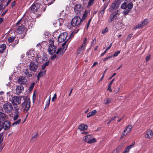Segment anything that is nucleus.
Masks as SVG:
<instances>
[{
	"label": "nucleus",
	"mask_w": 153,
	"mask_h": 153,
	"mask_svg": "<svg viewBox=\"0 0 153 153\" xmlns=\"http://www.w3.org/2000/svg\"><path fill=\"white\" fill-rule=\"evenodd\" d=\"M133 7V4L131 0H126L122 4L121 8L122 9H126L123 12V14L126 16L130 13L129 10H131Z\"/></svg>",
	"instance_id": "f257e3e1"
},
{
	"label": "nucleus",
	"mask_w": 153,
	"mask_h": 153,
	"mask_svg": "<svg viewBox=\"0 0 153 153\" xmlns=\"http://www.w3.org/2000/svg\"><path fill=\"white\" fill-rule=\"evenodd\" d=\"M22 108L25 112H27L30 107V101L29 98L26 97L24 102L21 104Z\"/></svg>",
	"instance_id": "f03ea898"
},
{
	"label": "nucleus",
	"mask_w": 153,
	"mask_h": 153,
	"mask_svg": "<svg viewBox=\"0 0 153 153\" xmlns=\"http://www.w3.org/2000/svg\"><path fill=\"white\" fill-rule=\"evenodd\" d=\"M82 22V19L79 16L74 17L71 21V25L73 27H78Z\"/></svg>",
	"instance_id": "7ed1b4c3"
},
{
	"label": "nucleus",
	"mask_w": 153,
	"mask_h": 153,
	"mask_svg": "<svg viewBox=\"0 0 153 153\" xmlns=\"http://www.w3.org/2000/svg\"><path fill=\"white\" fill-rule=\"evenodd\" d=\"M93 136L91 134L86 135L83 138V141L88 143H92L96 142L95 138H92Z\"/></svg>",
	"instance_id": "20e7f679"
},
{
	"label": "nucleus",
	"mask_w": 153,
	"mask_h": 153,
	"mask_svg": "<svg viewBox=\"0 0 153 153\" xmlns=\"http://www.w3.org/2000/svg\"><path fill=\"white\" fill-rule=\"evenodd\" d=\"M13 108L12 105L9 102L6 103L3 105V109L5 113L11 112L12 111Z\"/></svg>",
	"instance_id": "39448f33"
},
{
	"label": "nucleus",
	"mask_w": 153,
	"mask_h": 153,
	"mask_svg": "<svg viewBox=\"0 0 153 153\" xmlns=\"http://www.w3.org/2000/svg\"><path fill=\"white\" fill-rule=\"evenodd\" d=\"M68 46L67 41L64 42L62 45V48H59L56 52V54L60 56L62 55L66 50Z\"/></svg>",
	"instance_id": "423d86ee"
},
{
	"label": "nucleus",
	"mask_w": 153,
	"mask_h": 153,
	"mask_svg": "<svg viewBox=\"0 0 153 153\" xmlns=\"http://www.w3.org/2000/svg\"><path fill=\"white\" fill-rule=\"evenodd\" d=\"M68 33L66 32H64L62 33H61L58 37V42L60 43L64 42L67 41V43H67V41L68 39H66L67 37Z\"/></svg>",
	"instance_id": "0eeeda50"
},
{
	"label": "nucleus",
	"mask_w": 153,
	"mask_h": 153,
	"mask_svg": "<svg viewBox=\"0 0 153 153\" xmlns=\"http://www.w3.org/2000/svg\"><path fill=\"white\" fill-rule=\"evenodd\" d=\"M41 5L38 3H34L30 7V9L32 12L35 13H38L40 10V8Z\"/></svg>",
	"instance_id": "6e6552de"
},
{
	"label": "nucleus",
	"mask_w": 153,
	"mask_h": 153,
	"mask_svg": "<svg viewBox=\"0 0 153 153\" xmlns=\"http://www.w3.org/2000/svg\"><path fill=\"white\" fill-rule=\"evenodd\" d=\"M22 97V96H14L12 98L10 101L13 105H17L21 103Z\"/></svg>",
	"instance_id": "1a4fd4ad"
},
{
	"label": "nucleus",
	"mask_w": 153,
	"mask_h": 153,
	"mask_svg": "<svg viewBox=\"0 0 153 153\" xmlns=\"http://www.w3.org/2000/svg\"><path fill=\"white\" fill-rule=\"evenodd\" d=\"M30 70L33 72H36L38 69V64L34 62H31L29 65Z\"/></svg>",
	"instance_id": "9d476101"
},
{
	"label": "nucleus",
	"mask_w": 153,
	"mask_h": 153,
	"mask_svg": "<svg viewBox=\"0 0 153 153\" xmlns=\"http://www.w3.org/2000/svg\"><path fill=\"white\" fill-rule=\"evenodd\" d=\"M83 9V7L80 4H76L75 5L74 10L76 13L80 14Z\"/></svg>",
	"instance_id": "9b49d317"
},
{
	"label": "nucleus",
	"mask_w": 153,
	"mask_h": 153,
	"mask_svg": "<svg viewBox=\"0 0 153 153\" xmlns=\"http://www.w3.org/2000/svg\"><path fill=\"white\" fill-rule=\"evenodd\" d=\"M118 11V10H117L115 12L113 13L110 15L109 19L108 20V22H111L116 19L117 18V15Z\"/></svg>",
	"instance_id": "f8f14e48"
},
{
	"label": "nucleus",
	"mask_w": 153,
	"mask_h": 153,
	"mask_svg": "<svg viewBox=\"0 0 153 153\" xmlns=\"http://www.w3.org/2000/svg\"><path fill=\"white\" fill-rule=\"evenodd\" d=\"M132 128V126L131 125H129L126 127L123 131V133L122 134L121 137H123L124 136L126 135L128 133H129L131 131Z\"/></svg>",
	"instance_id": "ddd939ff"
},
{
	"label": "nucleus",
	"mask_w": 153,
	"mask_h": 153,
	"mask_svg": "<svg viewBox=\"0 0 153 153\" xmlns=\"http://www.w3.org/2000/svg\"><path fill=\"white\" fill-rule=\"evenodd\" d=\"M56 47L54 45H49L48 49L49 53L52 55L56 51Z\"/></svg>",
	"instance_id": "4468645a"
},
{
	"label": "nucleus",
	"mask_w": 153,
	"mask_h": 153,
	"mask_svg": "<svg viewBox=\"0 0 153 153\" xmlns=\"http://www.w3.org/2000/svg\"><path fill=\"white\" fill-rule=\"evenodd\" d=\"M27 82V80L25 77L20 76L18 79V82L21 84H24Z\"/></svg>",
	"instance_id": "2eb2a0df"
},
{
	"label": "nucleus",
	"mask_w": 153,
	"mask_h": 153,
	"mask_svg": "<svg viewBox=\"0 0 153 153\" xmlns=\"http://www.w3.org/2000/svg\"><path fill=\"white\" fill-rule=\"evenodd\" d=\"M3 128L6 130L8 129L10 126V123L9 121H5L4 123H2Z\"/></svg>",
	"instance_id": "dca6fc26"
},
{
	"label": "nucleus",
	"mask_w": 153,
	"mask_h": 153,
	"mask_svg": "<svg viewBox=\"0 0 153 153\" xmlns=\"http://www.w3.org/2000/svg\"><path fill=\"white\" fill-rule=\"evenodd\" d=\"M24 91V87L22 85H19L17 86L16 88V93L19 94Z\"/></svg>",
	"instance_id": "f3484780"
},
{
	"label": "nucleus",
	"mask_w": 153,
	"mask_h": 153,
	"mask_svg": "<svg viewBox=\"0 0 153 153\" xmlns=\"http://www.w3.org/2000/svg\"><path fill=\"white\" fill-rule=\"evenodd\" d=\"M134 142L132 143V144L129 146H127L126 148L125 149L123 152V153H128L129 152L130 150L134 146L135 144Z\"/></svg>",
	"instance_id": "a211bd4d"
},
{
	"label": "nucleus",
	"mask_w": 153,
	"mask_h": 153,
	"mask_svg": "<svg viewBox=\"0 0 153 153\" xmlns=\"http://www.w3.org/2000/svg\"><path fill=\"white\" fill-rule=\"evenodd\" d=\"M153 136V133L151 130H149L147 131L146 134L145 135L146 138H151Z\"/></svg>",
	"instance_id": "6ab92c4d"
},
{
	"label": "nucleus",
	"mask_w": 153,
	"mask_h": 153,
	"mask_svg": "<svg viewBox=\"0 0 153 153\" xmlns=\"http://www.w3.org/2000/svg\"><path fill=\"white\" fill-rule=\"evenodd\" d=\"M85 49V47L81 45L79 47L77 50V54H82L83 53V51Z\"/></svg>",
	"instance_id": "aec40b11"
},
{
	"label": "nucleus",
	"mask_w": 153,
	"mask_h": 153,
	"mask_svg": "<svg viewBox=\"0 0 153 153\" xmlns=\"http://www.w3.org/2000/svg\"><path fill=\"white\" fill-rule=\"evenodd\" d=\"M25 29L24 26L22 25L19 26L17 29V31L19 34H21Z\"/></svg>",
	"instance_id": "412c9836"
},
{
	"label": "nucleus",
	"mask_w": 153,
	"mask_h": 153,
	"mask_svg": "<svg viewBox=\"0 0 153 153\" xmlns=\"http://www.w3.org/2000/svg\"><path fill=\"white\" fill-rule=\"evenodd\" d=\"M88 128V126L84 124H82L80 125L78 127V128L81 130L84 131L86 130Z\"/></svg>",
	"instance_id": "4be33fe9"
},
{
	"label": "nucleus",
	"mask_w": 153,
	"mask_h": 153,
	"mask_svg": "<svg viewBox=\"0 0 153 153\" xmlns=\"http://www.w3.org/2000/svg\"><path fill=\"white\" fill-rule=\"evenodd\" d=\"M23 72L24 74L26 77H30L32 76V74L30 73L27 69H25L23 70Z\"/></svg>",
	"instance_id": "5701e85b"
},
{
	"label": "nucleus",
	"mask_w": 153,
	"mask_h": 153,
	"mask_svg": "<svg viewBox=\"0 0 153 153\" xmlns=\"http://www.w3.org/2000/svg\"><path fill=\"white\" fill-rule=\"evenodd\" d=\"M97 113V111L96 110H93L92 111L89 112L87 116V118H89L95 115Z\"/></svg>",
	"instance_id": "b1692460"
},
{
	"label": "nucleus",
	"mask_w": 153,
	"mask_h": 153,
	"mask_svg": "<svg viewBox=\"0 0 153 153\" xmlns=\"http://www.w3.org/2000/svg\"><path fill=\"white\" fill-rule=\"evenodd\" d=\"M46 73V71H40L38 74L37 79L39 81V79L43 76L45 75Z\"/></svg>",
	"instance_id": "393cba45"
},
{
	"label": "nucleus",
	"mask_w": 153,
	"mask_h": 153,
	"mask_svg": "<svg viewBox=\"0 0 153 153\" xmlns=\"http://www.w3.org/2000/svg\"><path fill=\"white\" fill-rule=\"evenodd\" d=\"M111 102V100L109 98H106L104 99L103 103L106 105L109 104Z\"/></svg>",
	"instance_id": "a878e982"
},
{
	"label": "nucleus",
	"mask_w": 153,
	"mask_h": 153,
	"mask_svg": "<svg viewBox=\"0 0 153 153\" xmlns=\"http://www.w3.org/2000/svg\"><path fill=\"white\" fill-rule=\"evenodd\" d=\"M6 116L5 114L1 111H0V121H4L5 119Z\"/></svg>",
	"instance_id": "bb28decb"
},
{
	"label": "nucleus",
	"mask_w": 153,
	"mask_h": 153,
	"mask_svg": "<svg viewBox=\"0 0 153 153\" xmlns=\"http://www.w3.org/2000/svg\"><path fill=\"white\" fill-rule=\"evenodd\" d=\"M117 3V1H115L112 3L111 5V7L113 9H116L119 5Z\"/></svg>",
	"instance_id": "cd10ccee"
},
{
	"label": "nucleus",
	"mask_w": 153,
	"mask_h": 153,
	"mask_svg": "<svg viewBox=\"0 0 153 153\" xmlns=\"http://www.w3.org/2000/svg\"><path fill=\"white\" fill-rule=\"evenodd\" d=\"M26 54H27L29 58L33 57L34 56V54L33 53V51L32 50H30L26 53Z\"/></svg>",
	"instance_id": "c85d7f7f"
},
{
	"label": "nucleus",
	"mask_w": 153,
	"mask_h": 153,
	"mask_svg": "<svg viewBox=\"0 0 153 153\" xmlns=\"http://www.w3.org/2000/svg\"><path fill=\"white\" fill-rule=\"evenodd\" d=\"M6 45L5 44H3L0 45V53H2L6 48Z\"/></svg>",
	"instance_id": "c756f323"
},
{
	"label": "nucleus",
	"mask_w": 153,
	"mask_h": 153,
	"mask_svg": "<svg viewBox=\"0 0 153 153\" xmlns=\"http://www.w3.org/2000/svg\"><path fill=\"white\" fill-rule=\"evenodd\" d=\"M112 43H111L110 44L109 46L106 48V50L102 53L100 55V56H103L104 54H105L107 52V51H108L111 47L112 45Z\"/></svg>",
	"instance_id": "7c9ffc66"
},
{
	"label": "nucleus",
	"mask_w": 153,
	"mask_h": 153,
	"mask_svg": "<svg viewBox=\"0 0 153 153\" xmlns=\"http://www.w3.org/2000/svg\"><path fill=\"white\" fill-rule=\"evenodd\" d=\"M114 78L110 82V83L108 86V90L111 92L112 91V90L111 88V85H112V83H113V82L114 81Z\"/></svg>",
	"instance_id": "2f4dec72"
},
{
	"label": "nucleus",
	"mask_w": 153,
	"mask_h": 153,
	"mask_svg": "<svg viewBox=\"0 0 153 153\" xmlns=\"http://www.w3.org/2000/svg\"><path fill=\"white\" fill-rule=\"evenodd\" d=\"M106 7L107 6H104L103 9L102 10H101L100 12V14L102 16H103V14H104V13L105 12V10L106 9Z\"/></svg>",
	"instance_id": "473e14b6"
},
{
	"label": "nucleus",
	"mask_w": 153,
	"mask_h": 153,
	"mask_svg": "<svg viewBox=\"0 0 153 153\" xmlns=\"http://www.w3.org/2000/svg\"><path fill=\"white\" fill-rule=\"evenodd\" d=\"M49 61H48L46 62L45 63L43 64L42 66V69L44 70L45 68L46 67L49 65Z\"/></svg>",
	"instance_id": "72a5a7b5"
},
{
	"label": "nucleus",
	"mask_w": 153,
	"mask_h": 153,
	"mask_svg": "<svg viewBox=\"0 0 153 153\" xmlns=\"http://www.w3.org/2000/svg\"><path fill=\"white\" fill-rule=\"evenodd\" d=\"M38 135V133H36L33 136H32L31 139V141L33 142L34 141L36 140L37 138Z\"/></svg>",
	"instance_id": "f704fd0d"
},
{
	"label": "nucleus",
	"mask_w": 153,
	"mask_h": 153,
	"mask_svg": "<svg viewBox=\"0 0 153 153\" xmlns=\"http://www.w3.org/2000/svg\"><path fill=\"white\" fill-rule=\"evenodd\" d=\"M21 120L19 119L18 120L14 122L13 124L12 125L13 126H15L16 125L19 124L21 122Z\"/></svg>",
	"instance_id": "c9c22d12"
},
{
	"label": "nucleus",
	"mask_w": 153,
	"mask_h": 153,
	"mask_svg": "<svg viewBox=\"0 0 153 153\" xmlns=\"http://www.w3.org/2000/svg\"><path fill=\"white\" fill-rule=\"evenodd\" d=\"M51 100V97L50 96L49 97V100L46 102V105L45 107V108H47L48 107L49 105L50 101Z\"/></svg>",
	"instance_id": "e433bc0d"
},
{
	"label": "nucleus",
	"mask_w": 153,
	"mask_h": 153,
	"mask_svg": "<svg viewBox=\"0 0 153 153\" xmlns=\"http://www.w3.org/2000/svg\"><path fill=\"white\" fill-rule=\"evenodd\" d=\"M54 40L53 39V38H50L49 40V45H54Z\"/></svg>",
	"instance_id": "4c0bfd02"
},
{
	"label": "nucleus",
	"mask_w": 153,
	"mask_h": 153,
	"mask_svg": "<svg viewBox=\"0 0 153 153\" xmlns=\"http://www.w3.org/2000/svg\"><path fill=\"white\" fill-rule=\"evenodd\" d=\"M94 0H89V1L88 2V3L87 6L89 7V6H91V5H92L94 3Z\"/></svg>",
	"instance_id": "58836bf2"
},
{
	"label": "nucleus",
	"mask_w": 153,
	"mask_h": 153,
	"mask_svg": "<svg viewBox=\"0 0 153 153\" xmlns=\"http://www.w3.org/2000/svg\"><path fill=\"white\" fill-rule=\"evenodd\" d=\"M7 98H9V100L10 101L11 100V92L10 91L8 92L7 93Z\"/></svg>",
	"instance_id": "ea45409f"
},
{
	"label": "nucleus",
	"mask_w": 153,
	"mask_h": 153,
	"mask_svg": "<svg viewBox=\"0 0 153 153\" xmlns=\"http://www.w3.org/2000/svg\"><path fill=\"white\" fill-rule=\"evenodd\" d=\"M15 39L14 36H12L10 37L8 40V41L9 43H11L13 42Z\"/></svg>",
	"instance_id": "a19ab883"
},
{
	"label": "nucleus",
	"mask_w": 153,
	"mask_h": 153,
	"mask_svg": "<svg viewBox=\"0 0 153 153\" xmlns=\"http://www.w3.org/2000/svg\"><path fill=\"white\" fill-rule=\"evenodd\" d=\"M87 13L86 10H85L84 13L83 14L82 18V21L83 19H85V18L87 17Z\"/></svg>",
	"instance_id": "79ce46f5"
},
{
	"label": "nucleus",
	"mask_w": 153,
	"mask_h": 153,
	"mask_svg": "<svg viewBox=\"0 0 153 153\" xmlns=\"http://www.w3.org/2000/svg\"><path fill=\"white\" fill-rule=\"evenodd\" d=\"M144 26L146 25L149 22V21L147 19H145L142 22Z\"/></svg>",
	"instance_id": "37998d69"
},
{
	"label": "nucleus",
	"mask_w": 153,
	"mask_h": 153,
	"mask_svg": "<svg viewBox=\"0 0 153 153\" xmlns=\"http://www.w3.org/2000/svg\"><path fill=\"white\" fill-rule=\"evenodd\" d=\"M19 114H16L13 117V120H16L17 119L19 118Z\"/></svg>",
	"instance_id": "c03bdc74"
},
{
	"label": "nucleus",
	"mask_w": 153,
	"mask_h": 153,
	"mask_svg": "<svg viewBox=\"0 0 153 153\" xmlns=\"http://www.w3.org/2000/svg\"><path fill=\"white\" fill-rule=\"evenodd\" d=\"M87 38H85L83 41V43L81 45L85 48L86 45Z\"/></svg>",
	"instance_id": "a18cd8bd"
},
{
	"label": "nucleus",
	"mask_w": 153,
	"mask_h": 153,
	"mask_svg": "<svg viewBox=\"0 0 153 153\" xmlns=\"http://www.w3.org/2000/svg\"><path fill=\"white\" fill-rule=\"evenodd\" d=\"M120 53V51H117L116 52H115L112 55L113 57H116Z\"/></svg>",
	"instance_id": "49530a36"
},
{
	"label": "nucleus",
	"mask_w": 153,
	"mask_h": 153,
	"mask_svg": "<svg viewBox=\"0 0 153 153\" xmlns=\"http://www.w3.org/2000/svg\"><path fill=\"white\" fill-rule=\"evenodd\" d=\"M113 57V56H112V55H111L110 56H107V57H106L104 59H103V61L104 62H105V61H106L107 60H108V59H110L111 58Z\"/></svg>",
	"instance_id": "de8ad7c7"
},
{
	"label": "nucleus",
	"mask_w": 153,
	"mask_h": 153,
	"mask_svg": "<svg viewBox=\"0 0 153 153\" xmlns=\"http://www.w3.org/2000/svg\"><path fill=\"white\" fill-rule=\"evenodd\" d=\"M108 31V29L107 27H106L102 31V33L103 34H104Z\"/></svg>",
	"instance_id": "09e8293b"
},
{
	"label": "nucleus",
	"mask_w": 153,
	"mask_h": 153,
	"mask_svg": "<svg viewBox=\"0 0 153 153\" xmlns=\"http://www.w3.org/2000/svg\"><path fill=\"white\" fill-rule=\"evenodd\" d=\"M96 38H95L92 41V42H91V46H93L96 43Z\"/></svg>",
	"instance_id": "8fccbe9b"
},
{
	"label": "nucleus",
	"mask_w": 153,
	"mask_h": 153,
	"mask_svg": "<svg viewBox=\"0 0 153 153\" xmlns=\"http://www.w3.org/2000/svg\"><path fill=\"white\" fill-rule=\"evenodd\" d=\"M34 85L35 83H32L30 85L29 87V89L30 90H31L33 89Z\"/></svg>",
	"instance_id": "3c124183"
},
{
	"label": "nucleus",
	"mask_w": 153,
	"mask_h": 153,
	"mask_svg": "<svg viewBox=\"0 0 153 153\" xmlns=\"http://www.w3.org/2000/svg\"><path fill=\"white\" fill-rule=\"evenodd\" d=\"M3 134L2 133L0 134V145L1 144L3 140V138H2Z\"/></svg>",
	"instance_id": "603ef678"
},
{
	"label": "nucleus",
	"mask_w": 153,
	"mask_h": 153,
	"mask_svg": "<svg viewBox=\"0 0 153 153\" xmlns=\"http://www.w3.org/2000/svg\"><path fill=\"white\" fill-rule=\"evenodd\" d=\"M58 21L59 23V25H61L62 24L63 22V20L62 18H59L58 19Z\"/></svg>",
	"instance_id": "864d4df0"
},
{
	"label": "nucleus",
	"mask_w": 153,
	"mask_h": 153,
	"mask_svg": "<svg viewBox=\"0 0 153 153\" xmlns=\"http://www.w3.org/2000/svg\"><path fill=\"white\" fill-rule=\"evenodd\" d=\"M132 35H133L132 33H131L130 34H129L127 38V39H126L128 41H129L130 40V39H131V38Z\"/></svg>",
	"instance_id": "5fc2aeb1"
},
{
	"label": "nucleus",
	"mask_w": 153,
	"mask_h": 153,
	"mask_svg": "<svg viewBox=\"0 0 153 153\" xmlns=\"http://www.w3.org/2000/svg\"><path fill=\"white\" fill-rule=\"evenodd\" d=\"M122 146H119L116 149L114 150V151H115L116 152H117V153L120 150Z\"/></svg>",
	"instance_id": "6e6d98bb"
},
{
	"label": "nucleus",
	"mask_w": 153,
	"mask_h": 153,
	"mask_svg": "<svg viewBox=\"0 0 153 153\" xmlns=\"http://www.w3.org/2000/svg\"><path fill=\"white\" fill-rule=\"evenodd\" d=\"M56 94H55L54 95L53 97L51 99V101L52 102H54V100L56 99Z\"/></svg>",
	"instance_id": "4d7b16f0"
},
{
	"label": "nucleus",
	"mask_w": 153,
	"mask_h": 153,
	"mask_svg": "<svg viewBox=\"0 0 153 153\" xmlns=\"http://www.w3.org/2000/svg\"><path fill=\"white\" fill-rule=\"evenodd\" d=\"M120 90V88H115V90H114V91L115 93H117Z\"/></svg>",
	"instance_id": "13d9d810"
},
{
	"label": "nucleus",
	"mask_w": 153,
	"mask_h": 153,
	"mask_svg": "<svg viewBox=\"0 0 153 153\" xmlns=\"http://www.w3.org/2000/svg\"><path fill=\"white\" fill-rule=\"evenodd\" d=\"M57 56L56 54H54L51 57V59L52 60H54L56 58Z\"/></svg>",
	"instance_id": "bf43d9fd"
},
{
	"label": "nucleus",
	"mask_w": 153,
	"mask_h": 153,
	"mask_svg": "<svg viewBox=\"0 0 153 153\" xmlns=\"http://www.w3.org/2000/svg\"><path fill=\"white\" fill-rule=\"evenodd\" d=\"M140 28H142L144 26H145L143 24V23L142 22L138 24Z\"/></svg>",
	"instance_id": "052dcab7"
},
{
	"label": "nucleus",
	"mask_w": 153,
	"mask_h": 153,
	"mask_svg": "<svg viewBox=\"0 0 153 153\" xmlns=\"http://www.w3.org/2000/svg\"><path fill=\"white\" fill-rule=\"evenodd\" d=\"M3 126L2 125V123L1 122H0V131H1V130L3 128Z\"/></svg>",
	"instance_id": "680f3d73"
},
{
	"label": "nucleus",
	"mask_w": 153,
	"mask_h": 153,
	"mask_svg": "<svg viewBox=\"0 0 153 153\" xmlns=\"http://www.w3.org/2000/svg\"><path fill=\"white\" fill-rule=\"evenodd\" d=\"M150 59V56L149 55V56H146V62L148 61Z\"/></svg>",
	"instance_id": "e2e57ef3"
},
{
	"label": "nucleus",
	"mask_w": 153,
	"mask_h": 153,
	"mask_svg": "<svg viewBox=\"0 0 153 153\" xmlns=\"http://www.w3.org/2000/svg\"><path fill=\"white\" fill-rule=\"evenodd\" d=\"M140 28L138 24L135 27H134V29L135 30H136L137 29Z\"/></svg>",
	"instance_id": "0e129e2a"
},
{
	"label": "nucleus",
	"mask_w": 153,
	"mask_h": 153,
	"mask_svg": "<svg viewBox=\"0 0 153 153\" xmlns=\"http://www.w3.org/2000/svg\"><path fill=\"white\" fill-rule=\"evenodd\" d=\"M16 4V2L15 1H13L11 3V7H13V6H14Z\"/></svg>",
	"instance_id": "69168bd1"
},
{
	"label": "nucleus",
	"mask_w": 153,
	"mask_h": 153,
	"mask_svg": "<svg viewBox=\"0 0 153 153\" xmlns=\"http://www.w3.org/2000/svg\"><path fill=\"white\" fill-rule=\"evenodd\" d=\"M3 145L2 144H1L0 145V152H1L3 148Z\"/></svg>",
	"instance_id": "338daca9"
},
{
	"label": "nucleus",
	"mask_w": 153,
	"mask_h": 153,
	"mask_svg": "<svg viewBox=\"0 0 153 153\" xmlns=\"http://www.w3.org/2000/svg\"><path fill=\"white\" fill-rule=\"evenodd\" d=\"M97 63H98L97 62H94V63L93 65L91 66V68H93V67H94V66H95L97 64Z\"/></svg>",
	"instance_id": "774afa93"
}]
</instances>
